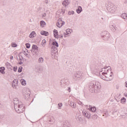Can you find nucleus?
Returning <instances> with one entry per match:
<instances>
[{"instance_id":"0eeeda50","label":"nucleus","mask_w":127,"mask_h":127,"mask_svg":"<svg viewBox=\"0 0 127 127\" xmlns=\"http://www.w3.org/2000/svg\"><path fill=\"white\" fill-rule=\"evenodd\" d=\"M67 82H68V79L64 78L61 80V85L62 87H65L67 84Z\"/></svg>"},{"instance_id":"f3484780","label":"nucleus","mask_w":127,"mask_h":127,"mask_svg":"<svg viewBox=\"0 0 127 127\" xmlns=\"http://www.w3.org/2000/svg\"><path fill=\"white\" fill-rule=\"evenodd\" d=\"M102 113H103V114H104L105 115V118H108V117H109V116H110L109 115V113L108 112V110H107L106 109L103 110Z\"/></svg>"},{"instance_id":"de8ad7c7","label":"nucleus","mask_w":127,"mask_h":127,"mask_svg":"<svg viewBox=\"0 0 127 127\" xmlns=\"http://www.w3.org/2000/svg\"><path fill=\"white\" fill-rule=\"evenodd\" d=\"M63 127H69L68 126V124H67V123H64V126H63Z\"/></svg>"},{"instance_id":"a878e982","label":"nucleus","mask_w":127,"mask_h":127,"mask_svg":"<svg viewBox=\"0 0 127 127\" xmlns=\"http://www.w3.org/2000/svg\"><path fill=\"white\" fill-rule=\"evenodd\" d=\"M89 110L90 112H92V113H95V112H96V111L97 110V109L95 107H93L90 108Z\"/></svg>"},{"instance_id":"680f3d73","label":"nucleus","mask_w":127,"mask_h":127,"mask_svg":"<svg viewBox=\"0 0 127 127\" xmlns=\"http://www.w3.org/2000/svg\"><path fill=\"white\" fill-rule=\"evenodd\" d=\"M62 12H63V13H65V11L62 9Z\"/></svg>"},{"instance_id":"4c0bfd02","label":"nucleus","mask_w":127,"mask_h":127,"mask_svg":"<svg viewBox=\"0 0 127 127\" xmlns=\"http://www.w3.org/2000/svg\"><path fill=\"white\" fill-rule=\"evenodd\" d=\"M25 45H26V48H27L28 49H29V48H30V44H29V43H26Z\"/></svg>"},{"instance_id":"603ef678","label":"nucleus","mask_w":127,"mask_h":127,"mask_svg":"<svg viewBox=\"0 0 127 127\" xmlns=\"http://www.w3.org/2000/svg\"><path fill=\"white\" fill-rule=\"evenodd\" d=\"M64 24H65V22L64 21H62V26H63Z\"/></svg>"},{"instance_id":"09e8293b","label":"nucleus","mask_w":127,"mask_h":127,"mask_svg":"<svg viewBox=\"0 0 127 127\" xmlns=\"http://www.w3.org/2000/svg\"><path fill=\"white\" fill-rule=\"evenodd\" d=\"M24 94H26V95H28V94H29V96H30V92L29 91H25V92H24Z\"/></svg>"},{"instance_id":"bb28decb","label":"nucleus","mask_w":127,"mask_h":127,"mask_svg":"<svg viewBox=\"0 0 127 127\" xmlns=\"http://www.w3.org/2000/svg\"><path fill=\"white\" fill-rule=\"evenodd\" d=\"M40 25L41 27H44V25H46V23H45V21H41Z\"/></svg>"},{"instance_id":"6ab92c4d","label":"nucleus","mask_w":127,"mask_h":127,"mask_svg":"<svg viewBox=\"0 0 127 127\" xmlns=\"http://www.w3.org/2000/svg\"><path fill=\"white\" fill-rule=\"evenodd\" d=\"M31 52L33 55H38V50H31Z\"/></svg>"},{"instance_id":"7ed1b4c3","label":"nucleus","mask_w":127,"mask_h":127,"mask_svg":"<svg viewBox=\"0 0 127 127\" xmlns=\"http://www.w3.org/2000/svg\"><path fill=\"white\" fill-rule=\"evenodd\" d=\"M15 110L18 114H21V113H23L24 111H25L24 106H23V104H19L18 106L15 105V107H14Z\"/></svg>"},{"instance_id":"b1692460","label":"nucleus","mask_w":127,"mask_h":127,"mask_svg":"<svg viewBox=\"0 0 127 127\" xmlns=\"http://www.w3.org/2000/svg\"><path fill=\"white\" fill-rule=\"evenodd\" d=\"M44 61V60L43 59V58L42 57L40 58L39 59V60H38V62L40 64H42V63H43Z\"/></svg>"},{"instance_id":"2f4dec72","label":"nucleus","mask_w":127,"mask_h":127,"mask_svg":"<svg viewBox=\"0 0 127 127\" xmlns=\"http://www.w3.org/2000/svg\"><path fill=\"white\" fill-rule=\"evenodd\" d=\"M35 69L36 72H39L40 71V67L37 65L35 66Z\"/></svg>"},{"instance_id":"9b49d317","label":"nucleus","mask_w":127,"mask_h":127,"mask_svg":"<svg viewBox=\"0 0 127 127\" xmlns=\"http://www.w3.org/2000/svg\"><path fill=\"white\" fill-rule=\"evenodd\" d=\"M41 35H44V36H48V35H49V33H48V32L46 31H41Z\"/></svg>"},{"instance_id":"ea45409f","label":"nucleus","mask_w":127,"mask_h":127,"mask_svg":"<svg viewBox=\"0 0 127 127\" xmlns=\"http://www.w3.org/2000/svg\"><path fill=\"white\" fill-rule=\"evenodd\" d=\"M6 66L7 67H9L10 68H11V67H12V66H11V65L10 64H9V63H6Z\"/></svg>"},{"instance_id":"774afa93","label":"nucleus","mask_w":127,"mask_h":127,"mask_svg":"<svg viewBox=\"0 0 127 127\" xmlns=\"http://www.w3.org/2000/svg\"><path fill=\"white\" fill-rule=\"evenodd\" d=\"M101 19H104V18L102 17Z\"/></svg>"},{"instance_id":"c85d7f7f","label":"nucleus","mask_w":127,"mask_h":127,"mask_svg":"<svg viewBox=\"0 0 127 127\" xmlns=\"http://www.w3.org/2000/svg\"><path fill=\"white\" fill-rule=\"evenodd\" d=\"M70 106H71V108L75 109V108H76V103H75L73 102H70Z\"/></svg>"},{"instance_id":"c9c22d12","label":"nucleus","mask_w":127,"mask_h":127,"mask_svg":"<svg viewBox=\"0 0 127 127\" xmlns=\"http://www.w3.org/2000/svg\"><path fill=\"white\" fill-rule=\"evenodd\" d=\"M126 99L125 97H123L121 99V103L124 104V103H126Z\"/></svg>"},{"instance_id":"72a5a7b5","label":"nucleus","mask_w":127,"mask_h":127,"mask_svg":"<svg viewBox=\"0 0 127 127\" xmlns=\"http://www.w3.org/2000/svg\"><path fill=\"white\" fill-rule=\"evenodd\" d=\"M18 57H19V60L20 61H22L23 60V57L20 55H18Z\"/></svg>"},{"instance_id":"6e6d98bb","label":"nucleus","mask_w":127,"mask_h":127,"mask_svg":"<svg viewBox=\"0 0 127 127\" xmlns=\"http://www.w3.org/2000/svg\"><path fill=\"white\" fill-rule=\"evenodd\" d=\"M58 37H59L60 38H63V35H59L58 36Z\"/></svg>"},{"instance_id":"c756f323","label":"nucleus","mask_w":127,"mask_h":127,"mask_svg":"<svg viewBox=\"0 0 127 127\" xmlns=\"http://www.w3.org/2000/svg\"><path fill=\"white\" fill-rule=\"evenodd\" d=\"M21 85H23V86H25V85H26V81L24 79H21Z\"/></svg>"},{"instance_id":"f03ea898","label":"nucleus","mask_w":127,"mask_h":127,"mask_svg":"<svg viewBox=\"0 0 127 127\" xmlns=\"http://www.w3.org/2000/svg\"><path fill=\"white\" fill-rule=\"evenodd\" d=\"M101 89V85L98 82H96V81H91L89 86V90L91 93H94L96 92V91H98V90H100Z\"/></svg>"},{"instance_id":"ddd939ff","label":"nucleus","mask_w":127,"mask_h":127,"mask_svg":"<svg viewBox=\"0 0 127 127\" xmlns=\"http://www.w3.org/2000/svg\"><path fill=\"white\" fill-rule=\"evenodd\" d=\"M51 49H52V52L55 54L58 51V50H57V48H56L55 46H52Z\"/></svg>"},{"instance_id":"69168bd1","label":"nucleus","mask_w":127,"mask_h":127,"mask_svg":"<svg viewBox=\"0 0 127 127\" xmlns=\"http://www.w3.org/2000/svg\"><path fill=\"white\" fill-rule=\"evenodd\" d=\"M125 96L126 97V98H127V93H126Z\"/></svg>"},{"instance_id":"1a4fd4ad","label":"nucleus","mask_w":127,"mask_h":127,"mask_svg":"<svg viewBox=\"0 0 127 127\" xmlns=\"http://www.w3.org/2000/svg\"><path fill=\"white\" fill-rule=\"evenodd\" d=\"M62 19L61 18H59L58 20L57 23V26H58V27H62Z\"/></svg>"},{"instance_id":"5fc2aeb1","label":"nucleus","mask_w":127,"mask_h":127,"mask_svg":"<svg viewBox=\"0 0 127 127\" xmlns=\"http://www.w3.org/2000/svg\"><path fill=\"white\" fill-rule=\"evenodd\" d=\"M67 91L69 92H71V87H68Z\"/></svg>"},{"instance_id":"052dcab7","label":"nucleus","mask_w":127,"mask_h":127,"mask_svg":"<svg viewBox=\"0 0 127 127\" xmlns=\"http://www.w3.org/2000/svg\"><path fill=\"white\" fill-rule=\"evenodd\" d=\"M18 64L19 65H21L22 64H23V63L22 62H19Z\"/></svg>"},{"instance_id":"58836bf2","label":"nucleus","mask_w":127,"mask_h":127,"mask_svg":"<svg viewBox=\"0 0 127 127\" xmlns=\"http://www.w3.org/2000/svg\"><path fill=\"white\" fill-rule=\"evenodd\" d=\"M62 106H63L62 103H59L58 104V108H59V109H61V108H62Z\"/></svg>"},{"instance_id":"5701e85b","label":"nucleus","mask_w":127,"mask_h":127,"mask_svg":"<svg viewBox=\"0 0 127 127\" xmlns=\"http://www.w3.org/2000/svg\"><path fill=\"white\" fill-rule=\"evenodd\" d=\"M52 45H53V46H56V47H59V44H58V43L56 41L53 42Z\"/></svg>"},{"instance_id":"37998d69","label":"nucleus","mask_w":127,"mask_h":127,"mask_svg":"<svg viewBox=\"0 0 127 127\" xmlns=\"http://www.w3.org/2000/svg\"><path fill=\"white\" fill-rule=\"evenodd\" d=\"M11 46H12V47H16V46H17V45H16V44H15V43H13L11 44Z\"/></svg>"},{"instance_id":"79ce46f5","label":"nucleus","mask_w":127,"mask_h":127,"mask_svg":"<svg viewBox=\"0 0 127 127\" xmlns=\"http://www.w3.org/2000/svg\"><path fill=\"white\" fill-rule=\"evenodd\" d=\"M112 26V27L111 28V30L115 32V31H116L117 29H116V27H114V26Z\"/></svg>"},{"instance_id":"2eb2a0df","label":"nucleus","mask_w":127,"mask_h":127,"mask_svg":"<svg viewBox=\"0 0 127 127\" xmlns=\"http://www.w3.org/2000/svg\"><path fill=\"white\" fill-rule=\"evenodd\" d=\"M54 35L55 38H58V36H59V35H58V31H57V30H54Z\"/></svg>"},{"instance_id":"4d7b16f0","label":"nucleus","mask_w":127,"mask_h":127,"mask_svg":"<svg viewBox=\"0 0 127 127\" xmlns=\"http://www.w3.org/2000/svg\"><path fill=\"white\" fill-rule=\"evenodd\" d=\"M43 17H45L46 16V13H44L43 15H42Z\"/></svg>"},{"instance_id":"49530a36","label":"nucleus","mask_w":127,"mask_h":127,"mask_svg":"<svg viewBox=\"0 0 127 127\" xmlns=\"http://www.w3.org/2000/svg\"><path fill=\"white\" fill-rule=\"evenodd\" d=\"M93 119H94V120H95V119H97V118H98V115H93L92 116Z\"/></svg>"},{"instance_id":"bf43d9fd","label":"nucleus","mask_w":127,"mask_h":127,"mask_svg":"<svg viewBox=\"0 0 127 127\" xmlns=\"http://www.w3.org/2000/svg\"><path fill=\"white\" fill-rule=\"evenodd\" d=\"M26 52H28V50L25 49V51H24V53H25Z\"/></svg>"},{"instance_id":"412c9836","label":"nucleus","mask_w":127,"mask_h":127,"mask_svg":"<svg viewBox=\"0 0 127 127\" xmlns=\"http://www.w3.org/2000/svg\"><path fill=\"white\" fill-rule=\"evenodd\" d=\"M121 17L124 19H127V14L126 13H123L121 15Z\"/></svg>"},{"instance_id":"7c9ffc66","label":"nucleus","mask_w":127,"mask_h":127,"mask_svg":"<svg viewBox=\"0 0 127 127\" xmlns=\"http://www.w3.org/2000/svg\"><path fill=\"white\" fill-rule=\"evenodd\" d=\"M70 34H71V33L68 32L66 33H64V37H67V36H70Z\"/></svg>"},{"instance_id":"393cba45","label":"nucleus","mask_w":127,"mask_h":127,"mask_svg":"<svg viewBox=\"0 0 127 127\" xmlns=\"http://www.w3.org/2000/svg\"><path fill=\"white\" fill-rule=\"evenodd\" d=\"M23 96L25 100H28V99H29V97H30L29 94H26L25 93H24Z\"/></svg>"},{"instance_id":"864d4df0","label":"nucleus","mask_w":127,"mask_h":127,"mask_svg":"<svg viewBox=\"0 0 127 127\" xmlns=\"http://www.w3.org/2000/svg\"><path fill=\"white\" fill-rule=\"evenodd\" d=\"M49 123H50V124H53V123H54V121L52 120H49Z\"/></svg>"},{"instance_id":"f8f14e48","label":"nucleus","mask_w":127,"mask_h":127,"mask_svg":"<svg viewBox=\"0 0 127 127\" xmlns=\"http://www.w3.org/2000/svg\"><path fill=\"white\" fill-rule=\"evenodd\" d=\"M36 36V33L34 31H32L29 35V37L30 38H33Z\"/></svg>"},{"instance_id":"20e7f679","label":"nucleus","mask_w":127,"mask_h":127,"mask_svg":"<svg viewBox=\"0 0 127 127\" xmlns=\"http://www.w3.org/2000/svg\"><path fill=\"white\" fill-rule=\"evenodd\" d=\"M72 77L74 80H77V79H80L82 77V72L80 71H75L73 73Z\"/></svg>"},{"instance_id":"e2e57ef3","label":"nucleus","mask_w":127,"mask_h":127,"mask_svg":"<svg viewBox=\"0 0 127 127\" xmlns=\"http://www.w3.org/2000/svg\"><path fill=\"white\" fill-rule=\"evenodd\" d=\"M24 55H26V56H27V55H28V54H26V52L25 53Z\"/></svg>"},{"instance_id":"13d9d810","label":"nucleus","mask_w":127,"mask_h":127,"mask_svg":"<svg viewBox=\"0 0 127 127\" xmlns=\"http://www.w3.org/2000/svg\"><path fill=\"white\" fill-rule=\"evenodd\" d=\"M10 59H11V60H13V56H11L10 57Z\"/></svg>"},{"instance_id":"dca6fc26","label":"nucleus","mask_w":127,"mask_h":127,"mask_svg":"<svg viewBox=\"0 0 127 127\" xmlns=\"http://www.w3.org/2000/svg\"><path fill=\"white\" fill-rule=\"evenodd\" d=\"M83 11V9H82V7L81 6H79L78 7V8L76 9V12L77 13H81Z\"/></svg>"},{"instance_id":"e433bc0d","label":"nucleus","mask_w":127,"mask_h":127,"mask_svg":"<svg viewBox=\"0 0 127 127\" xmlns=\"http://www.w3.org/2000/svg\"><path fill=\"white\" fill-rule=\"evenodd\" d=\"M18 83V80H17V79H15L13 80V84H17Z\"/></svg>"},{"instance_id":"338daca9","label":"nucleus","mask_w":127,"mask_h":127,"mask_svg":"<svg viewBox=\"0 0 127 127\" xmlns=\"http://www.w3.org/2000/svg\"><path fill=\"white\" fill-rule=\"evenodd\" d=\"M102 116L103 117H106V115L105 114H103Z\"/></svg>"},{"instance_id":"a18cd8bd","label":"nucleus","mask_w":127,"mask_h":127,"mask_svg":"<svg viewBox=\"0 0 127 127\" xmlns=\"http://www.w3.org/2000/svg\"><path fill=\"white\" fill-rule=\"evenodd\" d=\"M45 43H46V40H45V39L43 40L42 41V45L43 46V44H45Z\"/></svg>"},{"instance_id":"9d476101","label":"nucleus","mask_w":127,"mask_h":127,"mask_svg":"<svg viewBox=\"0 0 127 127\" xmlns=\"http://www.w3.org/2000/svg\"><path fill=\"white\" fill-rule=\"evenodd\" d=\"M110 36H111V35H110V33L107 34L106 36H104V37H102V39H103V40H105L106 41L108 40L109 38H110Z\"/></svg>"},{"instance_id":"c03bdc74","label":"nucleus","mask_w":127,"mask_h":127,"mask_svg":"<svg viewBox=\"0 0 127 127\" xmlns=\"http://www.w3.org/2000/svg\"><path fill=\"white\" fill-rule=\"evenodd\" d=\"M14 72H16L17 71V66H14L13 68Z\"/></svg>"},{"instance_id":"f257e3e1","label":"nucleus","mask_w":127,"mask_h":127,"mask_svg":"<svg viewBox=\"0 0 127 127\" xmlns=\"http://www.w3.org/2000/svg\"><path fill=\"white\" fill-rule=\"evenodd\" d=\"M112 69L111 68V66L108 67H104L101 68L99 70V74L101 75H103L105 76L106 78H103V80H105V81H112L113 79H114V76L113 75V72L111 71Z\"/></svg>"},{"instance_id":"473e14b6","label":"nucleus","mask_w":127,"mask_h":127,"mask_svg":"<svg viewBox=\"0 0 127 127\" xmlns=\"http://www.w3.org/2000/svg\"><path fill=\"white\" fill-rule=\"evenodd\" d=\"M74 13H75V12H74V11L71 10V11H68V14H69V15H72Z\"/></svg>"},{"instance_id":"a19ab883","label":"nucleus","mask_w":127,"mask_h":127,"mask_svg":"<svg viewBox=\"0 0 127 127\" xmlns=\"http://www.w3.org/2000/svg\"><path fill=\"white\" fill-rule=\"evenodd\" d=\"M70 30L71 31V32H73V30H72L71 29H67L66 30V32H69V33H71Z\"/></svg>"},{"instance_id":"a211bd4d","label":"nucleus","mask_w":127,"mask_h":127,"mask_svg":"<svg viewBox=\"0 0 127 127\" xmlns=\"http://www.w3.org/2000/svg\"><path fill=\"white\" fill-rule=\"evenodd\" d=\"M109 32H108V31H104L103 32H102L101 33V37L103 38L104 37V36H106L107 34H109Z\"/></svg>"},{"instance_id":"6e6552de","label":"nucleus","mask_w":127,"mask_h":127,"mask_svg":"<svg viewBox=\"0 0 127 127\" xmlns=\"http://www.w3.org/2000/svg\"><path fill=\"white\" fill-rule=\"evenodd\" d=\"M13 103L14 104V108L15 106H18V105H20V104H19V100H18V98H17L13 99Z\"/></svg>"},{"instance_id":"4be33fe9","label":"nucleus","mask_w":127,"mask_h":127,"mask_svg":"<svg viewBox=\"0 0 127 127\" xmlns=\"http://www.w3.org/2000/svg\"><path fill=\"white\" fill-rule=\"evenodd\" d=\"M68 4H69V0H64V1H63V5H65L66 6V5H68Z\"/></svg>"},{"instance_id":"4468645a","label":"nucleus","mask_w":127,"mask_h":127,"mask_svg":"<svg viewBox=\"0 0 127 127\" xmlns=\"http://www.w3.org/2000/svg\"><path fill=\"white\" fill-rule=\"evenodd\" d=\"M76 120L79 122H83V116L82 115H79L76 117Z\"/></svg>"},{"instance_id":"aec40b11","label":"nucleus","mask_w":127,"mask_h":127,"mask_svg":"<svg viewBox=\"0 0 127 127\" xmlns=\"http://www.w3.org/2000/svg\"><path fill=\"white\" fill-rule=\"evenodd\" d=\"M4 70H5V68H4V67H0V73H1V74H5V72H4Z\"/></svg>"},{"instance_id":"f704fd0d","label":"nucleus","mask_w":127,"mask_h":127,"mask_svg":"<svg viewBox=\"0 0 127 127\" xmlns=\"http://www.w3.org/2000/svg\"><path fill=\"white\" fill-rule=\"evenodd\" d=\"M18 73H21L22 72V66H20L18 69Z\"/></svg>"},{"instance_id":"cd10ccee","label":"nucleus","mask_w":127,"mask_h":127,"mask_svg":"<svg viewBox=\"0 0 127 127\" xmlns=\"http://www.w3.org/2000/svg\"><path fill=\"white\" fill-rule=\"evenodd\" d=\"M32 50H38V47L35 45H33L32 47Z\"/></svg>"},{"instance_id":"423d86ee","label":"nucleus","mask_w":127,"mask_h":127,"mask_svg":"<svg viewBox=\"0 0 127 127\" xmlns=\"http://www.w3.org/2000/svg\"><path fill=\"white\" fill-rule=\"evenodd\" d=\"M82 115L87 119H90V118H91V113L89 112H86L85 110L82 111Z\"/></svg>"},{"instance_id":"3c124183","label":"nucleus","mask_w":127,"mask_h":127,"mask_svg":"<svg viewBox=\"0 0 127 127\" xmlns=\"http://www.w3.org/2000/svg\"><path fill=\"white\" fill-rule=\"evenodd\" d=\"M117 113L118 112L117 111H113L112 112V115H117Z\"/></svg>"},{"instance_id":"0e129e2a","label":"nucleus","mask_w":127,"mask_h":127,"mask_svg":"<svg viewBox=\"0 0 127 127\" xmlns=\"http://www.w3.org/2000/svg\"><path fill=\"white\" fill-rule=\"evenodd\" d=\"M78 104H79V105H82V102H79Z\"/></svg>"},{"instance_id":"39448f33","label":"nucleus","mask_w":127,"mask_h":127,"mask_svg":"<svg viewBox=\"0 0 127 127\" xmlns=\"http://www.w3.org/2000/svg\"><path fill=\"white\" fill-rule=\"evenodd\" d=\"M106 8L109 12H114L115 11V7H114V5L113 4H111V3H109L107 5H106Z\"/></svg>"},{"instance_id":"8fccbe9b","label":"nucleus","mask_w":127,"mask_h":127,"mask_svg":"<svg viewBox=\"0 0 127 127\" xmlns=\"http://www.w3.org/2000/svg\"><path fill=\"white\" fill-rule=\"evenodd\" d=\"M16 85L17 84H15V83H12V87H13V88H15Z\"/></svg>"}]
</instances>
